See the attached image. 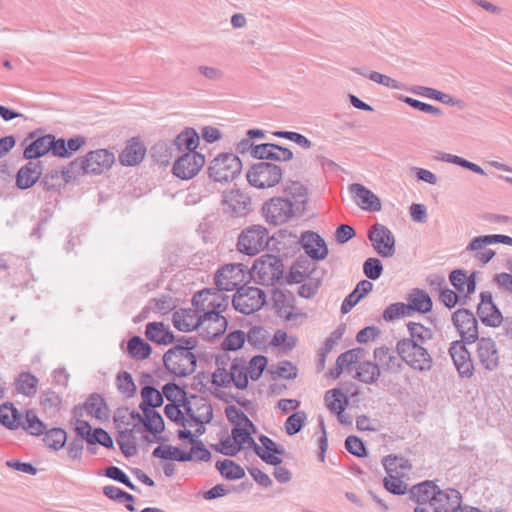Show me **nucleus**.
Masks as SVG:
<instances>
[{
    "label": "nucleus",
    "instance_id": "60",
    "mask_svg": "<svg viewBox=\"0 0 512 512\" xmlns=\"http://www.w3.org/2000/svg\"><path fill=\"white\" fill-rule=\"evenodd\" d=\"M406 303L403 302H396L390 304L386 309L383 311V319L386 322H393L401 317L411 316V313L408 312V309H406Z\"/></svg>",
    "mask_w": 512,
    "mask_h": 512
},
{
    "label": "nucleus",
    "instance_id": "10",
    "mask_svg": "<svg viewBox=\"0 0 512 512\" xmlns=\"http://www.w3.org/2000/svg\"><path fill=\"white\" fill-rule=\"evenodd\" d=\"M262 214L269 224L281 225L294 215V205L289 197H273L264 202Z\"/></svg>",
    "mask_w": 512,
    "mask_h": 512
},
{
    "label": "nucleus",
    "instance_id": "6",
    "mask_svg": "<svg viewBox=\"0 0 512 512\" xmlns=\"http://www.w3.org/2000/svg\"><path fill=\"white\" fill-rule=\"evenodd\" d=\"M242 170L241 159L234 153H220L210 161L207 172L215 182H229L235 179Z\"/></svg>",
    "mask_w": 512,
    "mask_h": 512
},
{
    "label": "nucleus",
    "instance_id": "42",
    "mask_svg": "<svg viewBox=\"0 0 512 512\" xmlns=\"http://www.w3.org/2000/svg\"><path fill=\"white\" fill-rule=\"evenodd\" d=\"M438 486L430 480H425L419 484L412 486L410 489V499L418 504H425L430 502L434 497V492L438 490Z\"/></svg>",
    "mask_w": 512,
    "mask_h": 512
},
{
    "label": "nucleus",
    "instance_id": "27",
    "mask_svg": "<svg viewBox=\"0 0 512 512\" xmlns=\"http://www.w3.org/2000/svg\"><path fill=\"white\" fill-rule=\"evenodd\" d=\"M374 359L377 360L381 367V370L388 373H397L400 372L403 368L402 360L400 356L397 354V351L389 348L385 345L381 347H377L373 351Z\"/></svg>",
    "mask_w": 512,
    "mask_h": 512
},
{
    "label": "nucleus",
    "instance_id": "26",
    "mask_svg": "<svg viewBox=\"0 0 512 512\" xmlns=\"http://www.w3.org/2000/svg\"><path fill=\"white\" fill-rule=\"evenodd\" d=\"M146 147L139 137H132L126 142L125 148L119 154V162L123 166H135L143 161Z\"/></svg>",
    "mask_w": 512,
    "mask_h": 512
},
{
    "label": "nucleus",
    "instance_id": "24",
    "mask_svg": "<svg viewBox=\"0 0 512 512\" xmlns=\"http://www.w3.org/2000/svg\"><path fill=\"white\" fill-rule=\"evenodd\" d=\"M85 162L89 165L87 174L101 175L114 164L115 156L107 149L92 150L85 155Z\"/></svg>",
    "mask_w": 512,
    "mask_h": 512
},
{
    "label": "nucleus",
    "instance_id": "59",
    "mask_svg": "<svg viewBox=\"0 0 512 512\" xmlns=\"http://www.w3.org/2000/svg\"><path fill=\"white\" fill-rule=\"evenodd\" d=\"M383 466L387 473L396 472L397 469L410 470L412 468V465L408 459L394 454H390L384 457Z\"/></svg>",
    "mask_w": 512,
    "mask_h": 512
},
{
    "label": "nucleus",
    "instance_id": "1",
    "mask_svg": "<svg viewBox=\"0 0 512 512\" xmlns=\"http://www.w3.org/2000/svg\"><path fill=\"white\" fill-rule=\"evenodd\" d=\"M231 434L233 440H235L237 443H240L241 450L243 449L244 444H247L266 464L272 466H278L282 464L283 460L281 457H279V455H284L286 450L282 445L278 444L270 437L264 434H260L258 436V439L262 444L261 447L255 442L252 434L242 433V431H240V427H233Z\"/></svg>",
    "mask_w": 512,
    "mask_h": 512
},
{
    "label": "nucleus",
    "instance_id": "63",
    "mask_svg": "<svg viewBox=\"0 0 512 512\" xmlns=\"http://www.w3.org/2000/svg\"><path fill=\"white\" fill-rule=\"evenodd\" d=\"M268 364V358L264 355H255L249 361V375L253 381H257L263 374Z\"/></svg>",
    "mask_w": 512,
    "mask_h": 512
},
{
    "label": "nucleus",
    "instance_id": "64",
    "mask_svg": "<svg viewBox=\"0 0 512 512\" xmlns=\"http://www.w3.org/2000/svg\"><path fill=\"white\" fill-rule=\"evenodd\" d=\"M267 331L262 326H253L246 334L248 343L256 349L265 348Z\"/></svg>",
    "mask_w": 512,
    "mask_h": 512
},
{
    "label": "nucleus",
    "instance_id": "3",
    "mask_svg": "<svg viewBox=\"0 0 512 512\" xmlns=\"http://www.w3.org/2000/svg\"><path fill=\"white\" fill-rule=\"evenodd\" d=\"M249 275L254 281L263 286L284 284V264L278 255L264 254L254 260L249 269Z\"/></svg>",
    "mask_w": 512,
    "mask_h": 512
},
{
    "label": "nucleus",
    "instance_id": "41",
    "mask_svg": "<svg viewBox=\"0 0 512 512\" xmlns=\"http://www.w3.org/2000/svg\"><path fill=\"white\" fill-rule=\"evenodd\" d=\"M86 144V138L81 135L65 139L63 137L57 138V153L58 158H70L75 152L79 151Z\"/></svg>",
    "mask_w": 512,
    "mask_h": 512
},
{
    "label": "nucleus",
    "instance_id": "4",
    "mask_svg": "<svg viewBox=\"0 0 512 512\" xmlns=\"http://www.w3.org/2000/svg\"><path fill=\"white\" fill-rule=\"evenodd\" d=\"M182 345L175 343L163 355L165 369L174 377H187L192 375L197 368V356L188 350L185 352Z\"/></svg>",
    "mask_w": 512,
    "mask_h": 512
},
{
    "label": "nucleus",
    "instance_id": "9",
    "mask_svg": "<svg viewBox=\"0 0 512 512\" xmlns=\"http://www.w3.org/2000/svg\"><path fill=\"white\" fill-rule=\"evenodd\" d=\"M406 347H396L401 360L418 372H428L433 368V358L425 345L405 342Z\"/></svg>",
    "mask_w": 512,
    "mask_h": 512
},
{
    "label": "nucleus",
    "instance_id": "34",
    "mask_svg": "<svg viewBox=\"0 0 512 512\" xmlns=\"http://www.w3.org/2000/svg\"><path fill=\"white\" fill-rule=\"evenodd\" d=\"M373 289V283L369 280L359 281L355 288L345 297L341 304L342 314L349 313L364 297Z\"/></svg>",
    "mask_w": 512,
    "mask_h": 512
},
{
    "label": "nucleus",
    "instance_id": "15",
    "mask_svg": "<svg viewBox=\"0 0 512 512\" xmlns=\"http://www.w3.org/2000/svg\"><path fill=\"white\" fill-rule=\"evenodd\" d=\"M205 156L197 151L185 152L173 164L174 176L182 180L195 177L205 165Z\"/></svg>",
    "mask_w": 512,
    "mask_h": 512
},
{
    "label": "nucleus",
    "instance_id": "53",
    "mask_svg": "<svg viewBox=\"0 0 512 512\" xmlns=\"http://www.w3.org/2000/svg\"><path fill=\"white\" fill-rule=\"evenodd\" d=\"M21 428L30 435L40 436L46 430V425L32 409H29L26 411L25 419Z\"/></svg>",
    "mask_w": 512,
    "mask_h": 512
},
{
    "label": "nucleus",
    "instance_id": "56",
    "mask_svg": "<svg viewBox=\"0 0 512 512\" xmlns=\"http://www.w3.org/2000/svg\"><path fill=\"white\" fill-rule=\"evenodd\" d=\"M117 388L126 397H133L137 391V387L134 383L131 373L127 371H120L116 377Z\"/></svg>",
    "mask_w": 512,
    "mask_h": 512
},
{
    "label": "nucleus",
    "instance_id": "54",
    "mask_svg": "<svg viewBox=\"0 0 512 512\" xmlns=\"http://www.w3.org/2000/svg\"><path fill=\"white\" fill-rule=\"evenodd\" d=\"M246 341V334L242 330L229 332L221 343V349L225 352L240 350Z\"/></svg>",
    "mask_w": 512,
    "mask_h": 512
},
{
    "label": "nucleus",
    "instance_id": "62",
    "mask_svg": "<svg viewBox=\"0 0 512 512\" xmlns=\"http://www.w3.org/2000/svg\"><path fill=\"white\" fill-rule=\"evenodd\" d=\"M345 448L356 457H366L368 455L364 441L355 435H349L345 439Z\"/></svg>",
    "mask_w": 512,
    "mask_h": 512
},
{
    "label": "nucleus",
    "instance_id": "30",
    "mask_svg": "<svg viewBox=\"0 0 512 512\" xmlns=\"http://www.w3.org/2000/svg\"><path fill=\"white\" fill-rule=\"evenodd\" d=\"M146 338L158 345H170L176 340L174 333L163 322H149L145 327Z\"/></svg>",
    "mask_w": 512,
    "mask_h": 512
},
{
    "label": "nucleus",
    "instance_id": "55",
    "mask_svg": "<svg viewBox=\"0 0 512 512\" xmlns=\"http://www.w3.org/2000/svg\"><path fill=\"white\" fill-rule=\"evenodd\" d=\"M307 415L305 411H295L285 421V432L289 436L299 433L305 425Z\"/></svg>",
    "mask_w": 512,
    "mask_h": 512
},
{
    "label": "nucleus",
    "instance_id": "38",
    "mask_svg": "<svg viewBox=\"0 0 512 512\" xmlns=\"http://www.w3.org/2000/svg\"><path fill=\"white\" fill-rule=\"evenodd\" d=\"M230 384L239 390H245L249 384V368L246 365V360L243 357H236L230 367Z\"/></svg>",
    "mask_w": 512,
    "mask_h": 512
},
{
    "label": "nucleus",
    "instance_id": "44",
    "mask_svg": "<svg viewBox=\"0 0 512 512\" xmlns=\"http://www.w3.org/2000/svg\"><path fill=\"white\" fill-rule=\"evenodd\" d=\"M325 404L333 413L344 412L349 404V398L340 388H333L325 393Z\"/></svg>",
    "mask_w": 512,
    "mask_h": 512
},
{
    "label": "nucleus",
    "instance_id": "11",
    "mask_svg": "<svg viewBox=\"0 0 512 512\" xmlns=\"http://www.w3.org/2000/svg\"><path fill=\"white\" fill-rule=\"evenodd\" d=\"M248 267L243 263H230L217 270L214 283L220 291H233L244 281Z\"/></svg>",
    "mask_w": 512,
    "mask_h": 512
},
{
    "label": "nucleus",
    "instance_id": "23",
    "mask_svg": "<svg viewBox=\"0 0 512 512\" xmlns=\"http://www.w3.org/2000/svg\"><path fill=\"white\" fill-rule=\"evenodd\" d=\"M365 355L366 350L362 347L349 349L341 353L336 359L335 366L329 370L327 375L332 379H338L344 369L349 373L352 372L354 365H358L359 362H362Z\"/></svg>",
    "mask_w": 512,
    "mask_h": 512
},
{
    "label": "nucleus",
    "instance_id": "16",
    "mask_svg": "<svg viewBox=\"0 0 512 512\" xmlns=\"http://www.w3.org/2000/svg\"><path fill=\"white\" fill-rule=\"evenodd\" d=\"M368 79L385 87L419 96H448L446 93L433 88L420 85H408L379 72L368 73Z\"/></svg>",
    "mask_w": 512,
    "mask_h": 512
},
{
    "label": "nucleus",
    "instance_id": "31",
    "mask_svg": "<svg viewBox=\"0 0 512 512\" xmlns=\"http://www.w3.org/2000/svg\"><path fill=\"white\" fill-rule=\"evenodd\" d=\"M353 378L361 383L373 385L381 377V367L378 363L369 360H363L358 365H354Z\"/></svg>",
    "mask_w": 512,
    "mask_h": 512
},
{
    "label": "nucleus",
    "instance_id": "8",
    "mask_svg": "<svg viewBox=\"0 0 512 512\" xmlns=\"http://www.w3.org/2000/svg\"><path fill=\"white\" fill-rule=\"evenodd\" d=\"M267 303L265 291L247 285L237 288L233 298V308L244 314L250 315L259 311Z\"/></svg>",
    "mask_w": 512,
    "mask_h": 512
},
{
    "label": "nucleus",
    "instance_id": "7",
    "mask_svg": "<svg viewBox=\"0 0 512 512\" xmlns=\"http://www.w3.org/2000/svg\"><path fill=\"white\" fill-rule=\"evenodd\" d=\"M247 180L256 188L275 187L283 177L282 168L268 161H260L253 164L247 172Z\"/></svg>",
    "mask_w": 512,
    "mask_h": 512
},
{
    "label": "nucleus",
    "instance_id": "37",
    "mask_svg": "<svg viewBox=\"0 0 512 512\" xmlns=\"http://www.w3.org/2000/svg\"><path fill=\"white\" fill-rule=\"evenodd\" d=\"M25 416L14 406L12 402L0 405V424L9 430L21 428Z\"/></svg>",
    "mask_w": 512,
    "mask_h": 512
},
{
    "label": "nucleus",
    "instance_id": "33",
    "mask_svg": "<svg viewBox=\"0 0 512 512\" xmlns=\"http://www.w3.org/2000/svg\"><path fill=\"white\" fill-rule=\"evenodd\" d=\"M86 412L99 421H107L110 418V409L103 396L99 393H92L83 403Z\"/></svg>",
    "mask_w": 512,
    "mask_h": 512
},
{
    "label": "nucleus",
    "instance_id": "22",
    "mask_svg": "<svg viewBox=\"0 0 512 512\" xmlns=\"http://www.w3.org/2000/svg\"><path fill=\"white\" fill-rule=\"evenodd\" d=\"M430 505L434 507V512H458L462 505V495L454 488H438L430 500Z\"/></svg>",
    "mask_w": 512,
    "mask_h": 512
},
{
    "label": "nucleus",
    "instance_id": "5",
    "mask_svg": "<svg viewBox=\"0 0 512 512\" xmlns=\"http://www.w3.org/2000/svg\"><path fill=\"white\" fill-rule=\"evenodd\" d=\"M23 150V158L37 160L49 152L56 157L57 137L53 134H41L40 130L29 132L20 144Z\"/></svg>",
    "mask_w": 512,
    "mask_h": 512
},
{
    "label": "nucleus",
    "instance_id": "14",
    "mask_svg": "<svg viewBox=\"0 0 512 512\" xmlns=\"http://www.w3.org/2000/svg\"><path fill=\"white\" fill-rule=\"evenodd\" d=\"M221 205L224 213L231 217H244L252 211L250 196L240 189L224 191Z\"/></svg>",
    "mask_w": 512,
    "mask_h": 512
},
{
    "label": "nucleus",
    "instance_id": "43",
    "mask_svg": "<svg viewBox=\"0 0 512 512\" xmlns=\"http://www.w3.org/2000/svg\"><path fill=\"white\" fill-rule=\"evenodd\" d=\"M140 393L142 401L139 404V409L150 408L156 410L164 403L165 397L154 385H144Z\"/></svg>",
    "mask_w": 512,
    "mask_h": 512
},
{
    "label": "nucleus",
    "instance_id": "29",
    "mask_svg": "<svg viewBox=\"0 0 512 512\" xmlns=\"http://www.w3.org/2000/svg\"><path fill=\"white\" fill-rule=\"evenodd\" d=\"M223 291L213 289L211 301L207 304V311L201 315V319L207 321L223 322L224 316L221 315L224 312L229 303V297L222 293Z\"/></svg>",
    "mask_w": 512,
    "mask_h": 512
},
{
    "label": "nucleus",
    "instance_id": "46",
    "mask_svg": "<svg viewBox=\"0 0 512 512\" xmlns=\"http://www.w3.org/2000/svg\"><path fill=\"white\" fill-rule=\"evenodd\" d=\"M103 494L110 500H113L117 503H125L128 511H136L134 506L135 497L123 489L113 485H107L103 487Z\"/></svg>",
    "mask_w": 512,
    "mask_h": 512
},
{
    "label": "nucleus",
    "instance_id": "47",
    "mask_svg": "<svg viewBox=\"0 0 512 512\" xmlns=\"http://www.w3.org/2000/svg\"><path fill=\"white\" fill-rule=\"evenodd\" d=\"M128 353L135 360H145L152 353V346L140 336H133L128 341Z\"/></svg>",
    "mask_w": 512,
    "mask_h": 512
},
{
    "label": "nucleus",
    "instance_id": "35",
    "mask_svg": "<svg viewBox=\"0 0 512 512\" xmlns=\"http://www.w3.org/2000/svg\"><path fill=\"white\" fill-rule=\"evenodd\" d=\"M408 303L406 304L409 313L418 312L427 314L432 311L433 301L429 294L422 289L415 288L408 295Z\"/></svg>",
    "mask_w": 512,
    "mask_h": 512
},
{
    "label": "nucleus",
    "instance_id": "13",
    "mask_svg": "<svg viewBox=\"0 0 512 512\" xmlns=\"http://www.w3.org/2000/svg\"><path fill=\"white\" fill-rule=\"evenodd\" d=\"M368 239L379 256L389 258L395 254V236L385 225L380 223L372 225L368 231Z\"/></svg>",
    "mask_w": 512,
    "mask_h": 512
},
{
    "label": "nucleus",
    "instance_id": "20",
    "mask_svg": "<svg viewBox=\"0 0 512 512\" xmlns=\"http://www.w3.org/2000/svg\"><path fill=\"white\" fill-rule=\"evenodd\" d=\"M305 253L314 261L324 260L329 253L324 238L317 232L307 230L301 234L298 240Z\"/></svg>",
    "mask_w": 512,
    "mask_h": 512
},
{
    "label": "nucleus",
    "instance_id": "39",
    "mask_svg": "<svg viewBox=\"0 0 512 512\" xmlns=\"http://www.w3.org/2000/svg\"><path fill=\"white\" fill-rule=\"evenodd\" d=\"M172 144L179 152L196 151L200 144V135L194 128L186 127L176 136Z\"/></svg>",
    "mask_w": 512,
    "mask_h": 512
},
{
    "label": "nucleus",
    "instance_id": "51",
    "mask_svg": "<svg viewBox=\"0 0 512 512\" xmlns=\"http://www.w3.org/2000/svg\"><path fill=\"white\" fill-rule=\"evenodd\" d=\"M43 434L45 445L55 451L62 449L67 442V433L62 428L54 427L44 431Z\"/></svg>",
    "mask_w": 512,
    "mask_h": 512
},
{
    "label": "nucleus",
    "instance_id": "36",
    "mask_svg": "<svg viewBox=\"0 0 512 512\" xmlns=\"http://www.w3.org/2000/svg\"><path fill=\"white\" fill-rule=\"evenodd\" d=\"M144 414L142 430H147L150 434L156 437L157 441H165L166 438L157 437L165 430V422L161 414L154 409L144 408L140 409Z\"/></svg>",
    "mask_w": 512,
    "mask_h": 512
},
{
    "label": "nucleus",
    "instance_id": "61",
    "mask_svg": "<svg viewBox=\"0 0 512 512\" xmlns=\"http://www.w3.org/2000/svg\"><path fill=\"white\" fill-rule=\"evenodd\" d=\"M383 264L376 257H369L363 263V273L369 280H377L383 273Z\"/></svg>",
    "mask_w": 512,
    "mask_h": 512
},
{
    "label": "nucleus",
    "instance_id": "32",
    "mask_svg": "<svg viewBox=\"0 0 512 512\" xmlns=\"http://www.w3.org/2000/svg\"><path fill=\"white\" fill-rule=\"evenodd\" d=\"M408 337L400 339L396 347H406L407 344L404 342H413L419 345H425L433 337V331L425 327L422 323L412 322L407 323Z\"/></svg>",
    "mask_w": 512,
    "mask_h": 512
},
{
    "label": "nucleus",
    "instance_id": "40",
    "mask_svg": "<svg viewBox=\"0 0 512 512\" xmlns=\"http://www.w3.org/2000/svg\"><path fill=\"white\" fill-rule=\"evenodd\" d=\"M152 456L166 461L178 462H189L188 458H190L188 451L169 444H161L154 448Z\"/></svg>",
    "mask_w": 512,
    "mask_h": 512
},
{
    "label": "nucleus",
    "instance_id": "19",
    "mask_svg": "<svg viewBox=\"0 0 512 512\" xmlns=\"http://www.w3.org/2000/svg\"><path fill=\"white\" fill-rule=\"evenodd\" d=\"M273 308L276 310V314L283 318L285 322H291L298 317L306 318V313L294 312L295 297L292 293L279 288L272 289Z\"/></svg>",
    "mask_w": 512,
    "mask_h": 512
},
{
    "label": "nucleus",
    "instance_id": "21",
    "mask_svg": "<svg viewBox=\"0 0 512 512\" xmlns=\"http://www.w3.org/2000/svg\"><path fill=\"white\" fill-rule=\"evenodd\" d=\"M476 354L481 366L487 371H495L500 365V354L495 341L490 337H479Z\"/></svg>",
    "mask_w": 512,
    "mask_h": 512
},
{
    "label": "nucleus",
    "instance_id": "45",
    "mask_svg": "<svg viewBox=\"0 0 512 512\" xmlns=\"http://www.w3.org/2000/svg\"><path fill=\"white\" fill-rule=\"evenodd\" d=\"M215 467L226 480H238L245 477L244 468L231 459L218 460Z\"/></svg>",
    "mask_w": 512,
    "mask_h": 512
},
{
    "label": "nucleus",
    "instance_id": "57",
    "mask_svg": "<svg viewBox=\"0 0 512 512\" xmlns=\"http://www.w3.org/2000/svg\"><path fill=\"white\" fill-rule=\"evenodd\" d=\"M388 475L383 478L384 488L393 495H404L408 492L407 484L398 476L387 473Z\"/></svg>",
    "mask_w": 512,
    "mask_h": 512
},
{
    "label": "nucleus",
    "instance_id": "17",
    "mask_svg": "<svg viewBox=\"0 0 512 512\" xmlns=\"http://www.w3.org/2000/svg\"><path fill=\"white\" fill-rule=\"evenodd\" d=\"M480 302L477 305L476 314L483 325L491 328L499 327L504 317L499 307L493 301L490 291H482L479 295Z\"/></svg>",
    "mask_w": 512,
    "mask_h": 512
},
{
    "label": "nucleus",
    "instance_id": "48",
    "mask_svg": "<svg viewBox=\"0 0 512 512\" xmlns=\"http://www.w3.org/2000/svg\"><path fill=\"white\" fill-rule=\"evenodd\" d=\"M38 378L30 372H21L15 380L16 391L27 397L37 392Z\"/></svg>",
    "mask_w": 512,
    "mask_h": 512
},
{
    "label": "nucleus",
    "instance_id": "49",
    "mask_svg": "<svg viewBox=\"0 0 512 512\" xmlns=\"http://www.w3.org/2000/svg\"><path fill=\"white\" fill-rule=\"evenodd\" d=\"M285 191L290 195L294 207L297 210H305V205L308 201L307 188L302 185L299 181H290V184L286 186Z\"/></svg>",
    "mask_w": 512,
    "mask_h": 512
},
{
    "label": "nucleus",
    "instance_id": "50",
    "mask_svg": "<svg viewBox=\"0 0 512 512\" xmlns=\"http://www.w3.org/2000/svg\"><path fill=\"white\" fill-rule=\"evenodd\" d=\"M88 163L85 162V156L78 157L71 161L66 168L61 170V175L65 183H70L81 174H87Z\"/></svg>",
    "mask_w": 512,
    "mask_h": 512
},
{
    "label": "nucleus",
    "instance_id": "58",
    "mask_svg": "<svg viewBox=\"0 0 512 512\" xmlns=\"http://www.w3.org/2000/svg\"><path fill=\"white\" fill-rule=\"evenodd\" d=\"M164 414L173 423L184 428L187 426L188 419L184 416V413L181 410L180 399L178 402L166 404L164 407Z\"/></svg>",
    "mask_w": 512,
    "mask_h": 512
},
{
    "label": "nucleus",
    "instance_id": "25",
    "mask_svg": "<svg viewBox=\"0 0 512 512\" xmlns=\"http://www.w3.org/2000/svg\"><path fill=\"white\" fill-rule=\"evenodd\" d=\"M43 165L41 161L29 160L16 173V186L21 190L33 187L41 178Z\"/></svg>",
    "mask_w": 512,
    "mask_h": 512
},
{
    "label": "nucleus",
    "instance_id": "12",
    "mask_svg": "<svg viewBox=\"0 0 512 512\" xmlns=\"http://www.w3.org/2000/svg\"><path fill=\"white\" fill-rule=\"evenodd\" d=\"M452 323L460 335L459 341L473 344L479 340L478 320L468 308H459L452 314Z\"/></svg>",
    "mask_w": 512,
    "mask_h": 512
},
{
    "label": "nucleus",
    "instance_id": "18",
    "mask_svg": "<svg viewBox=\"0 0 512 512\" xmlns=\"http://www.w3.org/2000/svg\"><path fill=\"white\" fill-rule=\"evenodd\" d=\"M465 341H453L449 347V354L461 378L470 379L475 372L474 362Z\"/></svg>",
    "mask_w": 512,
    "mask_h": 512
},
{
    "label": "nucleus",
    "instance_id": "28",
    "mask_svg": "<svg viewBox=\"0 0 512 512\" xmlns=\"http://www.w3.org/2000/svg\"><path fill=\"white\" fill-rule=\"evenodd\" d=\"M350 192L357 199V204L366 211H380L382 208L380 198L370 189L360 183H353L349 186Z\"/></svg>",
    "mask_w": 512,
    "mask_h": 512
},
{
    "label": "nucleus",
    "instance_id": "52",
    "mask_svg": "<svg viewBox=\"0 0 512 512\" xmlns=\"http://www.w3.org/2000/svg\"><path fill=\"white\" fill-rule=\"evenodd\" d=\"M173 144L165 141L155 143L151 149L150 154L154 162L159 165L169 164L172 158Z\"/></svg>",
    "mask_w": 512,
    "mask_h": 512
},
{
    "label": "nucleus",
    "instance_id": "2",
    "mask_svg": "<svg viewBox=\"0 0 512 512\" xmlns=\"http://www.w3.org/2000/svg\"><path fill=\"white\" fill-rule=\"evenodd\" d=\"M296 238L297 236L288 230H279L277 235L280 238H285L286 235ZM276 240L280 243L276 234L272 237L269 236L268 230L262 225H251L243 229L238 236L237 250L247 256H255L259 252L268 247L269 242Z\"/></svg>",
    "mask_w": 512,
    "mask_h": 512
}]
</instances>
